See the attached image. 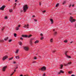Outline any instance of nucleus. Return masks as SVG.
<instances>
[{"mask_svg":"<svg viewBox=\"0 0 76 76\" xmlns=\"http://www.w3.org/2000/svg\"><path fill=\"white\" fill-rule=\"evenodd\" d=\"M50 42H51L52 43L53 42V39H50Z\"/></svg>","mask_w":76,"mask_h":76,"instance_id":"nucleus-19","label":"nucleus"},{"mask_svg":"<svg viewBox=\"0 0 76 76\" xmlns=\"http://www.w3.org/2000/svg\"><path fill=\"white\" fill-rule=\"evenodd\" d=\"M64 42H65V43H66L67 42V40H66L65 41H64Z\"/></svg>","mask_w":76,"mask_h":76,"instance_id":"nucleus-33","label":"nucleus"},{"mask_svg":"<svg viewBox=\"0 0 76 76\" xmlns=\"http://www.w3.org/2000/svg\"><path fill=\"white\" fill-rule=\"evenodd\" d=\"M39 70H41V68H40V69H39Z\"/></svg>","mask_w":76,"mask_h":76,"instance_id":"nucleus-57","label":"nucleus"},{"mask_svg":"<svg viewBox=\"0 0 76 76\" xmlns=\"http://www.w3.org/2000/svg\"><path fill=\"white\" fill-rule=\"evenodd\" d=\"M15 58L16 59H19V56H15Z\"/></svg>","mask_w":76,"mask_h":76,"instance_id":"nucleus-16","label":"nucleus"},{"mask_svg":"<svg viewBox=\"0 0 76 76\" xmlns=\"http://www.w3.org/2000/svg\"><path fill=\"white\" fill-rule=\"evenodd\" d=\"M45 73H44L42 75L43 76H45Z\"/></svg>","mask_w":76,"mask_h":76,"instance_id":"nucleus-37","label":"nucleus"},{"mask_svg":"<svg viewBox=\"0 0 76 76\" xmlns=\"http://www.w3.org/2000/svg\"><path fill=\"white\" fill-rule=\"evenodd\" d=\"M72 64V62H69L67 64H64V65L65 66H69V65H70V64Z\"/></svg>","mask_w":76,"mask_h":76,"instance_id":"nucleus-9","label":"nucleus"},{"mask_svg":"<svg viewBox=\"0 0 76 76\" xmlns=\"http://www.w3.org/2000/svg\"><path fill=\"white\" fill-rule=\"evenodd\" d=\"M20 39H21V40H23V38H22V37H21L20 38Z\"/></svg>","mask_w":76,"mask_h":76,"instance_id":"nucleus-43","label":"nucleus"},{"mask_svg":"<svg viewBox=\"0 0 76 76\" xmlns=\"http://www.w3.org/2000/svg\"><path fill=\"white\" fill-rule=\"evenodd\" d=\"M6 7V6L3 5L0 8V10H4V8Z\"/></svg>","mask_w":76,"mask_h":76,"instance_id":"nucleus-6","label":"nucleus"},{"mask_svg":"<svg viewBox=\"0 0 76 76\" xmlns=\"http://www.w3.org/2000/svg\"><path fill=\"white\" fill-rule=\"evenodd\" d=\"M18 28H19V27H20V25H19L18 26Z\"/></svg>","mask_w":76,"mask_h":76,"instance_id":"nucleus-46","label":"nucleus"},{"mask_svg":"<svg viewBox=\"0 0 76 76\" xmlns=\"http://www.w3.org/2000/svg\"><path fill=\"white\" fill-rule=\"evenodd\" d=\"M12 41V39H10L9 40V42H11Z\"/></svg>","mask_w":76,"mask_h":76,"instance_id":"nucleus-39","label":"nucleus"},{"mask_svg":"<svg viewBox=\"0 0 76 76\" xmlns=\"http://www.w3.org/2000/svg\"><path fill=\"white\" fill-rule=\"evenodd\" d=\"M60 67H61V68H60V69H62V68H63V65L62 64H61V65H60Z\"/></svg>","mask_w":76,"mask_h":76,"instance_id":"nucleus-20","label":"nucleus"},{"mask_svg":"<svg viewBox=\"0 0 76 76\" xmlns=\"http://www.w3.org/2000/svg\"><path fill=\"white\" fill-rule=\"evenodd\" d=\"M70 44H72V43H73V41H72L70 42Z\"/></svg>","mask_w":76,"mask_h":76,"instance_id":"nucleus-51","label":"nucleus"},{"mask_svg":"<svg viewBox=\"0 0 76 76\" xmlns=\"http://www.w3.org/2000/svg\"><path fill=\"white\" fill-rule=\"evenodd\" d=\"M67 51H66L65 52V55L66 56V57H67L68 58H71V56H68V55H67Z\"/></svg>","mask_w":76,"mask_h":76,"instance_id":"nucleus-7","label":"nucleus"},{"mask_svg":"<svg viewBox=\"0 0 76 76\" xmlns=\"http://www.w3.org/2000/svg\"><path fill=\"white\" fill-rule=\"evenodd\" d=\"M72 73V71H69V74H71V73Z\"/></svg>","mask_w":76,"mask_h":76,"instance_id":"nucleus-35","label":"nucleus"},{"mask_svg":"<svg viewBox=\"0 0 76 76\" xmlns=\"http://www.w3.org/2000/svg\"><path fill=\"white\" fill-rule=\"evenodd\" d=\"M66 3V1H64L63 3V4H64L65 3Z\"/></svg>","mask_w":76,"mask_h":76,"instance_id":"nucleus-28","label":"nucleus"},{"mask_svg":"<svg viewBox=\"0 0 76 76\" xmlns=\"http://www.w3.org/2000/svg\"><path fill=\"white\" fill-rule=\"evenodd\" d=\"M7 68V66H4L3 68H2V70L4 72L6 70V69Z\"/></svg>","mask_w":76,"mask_h":76,"instance_id":"nucleus-10","label":"nucleus"},{"mask_svg":"<svg viewBox=\"0 0 76 76\" xmlns=\"http://www.w3.org/2000/svg\"><path fill=\"white\" fill-rule=\"evenodd\" d=\"M74 6H75V5H72V7H74Z\"/></svg>","mask_w":76,"mask_h":76,"instance_id":"nucleus-52","label":"nucleus"},{"mask_svg":"<svg viewBox=\"0 0 76 76\" xmlns=\"http://www.w3.org/2000/svg\"><path fill=\"white\" fill-rule=\"evenodd\" d=\"M7 58H8V56H6L3 57L2 60H5Z\"/></svg>","mask_w":76,"mask_h":76,"instance_id":"nucleus-8","label":"nucleus"},{"mask_svg":"<svg viewBox=\"0 0 76 76\" xmlns=\"http://www.w3.org/2000/svg\"><path fill=\"white\" fill-rule=\"evenodd\" d=\"M9 39V37H6V38H5L4 39V41H7V39Z\"/></svg>","mask_w":76,"mask_h":76,"instance_id":"nucleus-22","label":"nucleus"},{"mask_svg":"<svg viewBox=\"0 0 76 76\" xmlns=\"http://www.w3.org/2000/svg\"><path fill=\"white\" fill-rule=\"evenodd\" d=\"M71 76H75V75H72Z\"/></svg>","mask_w":76,"mask_h":76,"instance_id":"nucleus-48","label":"nucleus"},{"mask_svg":"<svg viewBox=\"0 0 76 76\" xmlns=\"http://www.w3.org/2000/svg\"><path fill=\"white\" fill-rule=\"evenodd\" d=\"M56 52V51L55 50H53V51L52 53H55Z\"/></svg>","mask_w":76,"mask_h":76,"instance_id":"nucleus-41","label":"nucleus"},{"mask_svg":"<svg viewBox=\"0 0 76 76\" xmlns=\"http://www.w3.org/2000/svg\"><path fill=\"white\" fill-rule=\"evenodd\" d=\"M34 21H35V22H37V20L35 19H34Z\"/></svg>","mask_w":76,"mask_h":76,"instance_id":"nucleus-40","label":"nucleus"},{"mask_svg":"<svg viewBox=\"0 0 76 76\" xmlns=\"http://www.w3.org/2000/svg\"><path fill=\"white\" fill-rule=\"evenodd\" d=\"M13 74H12L11 75H10V76H12V75H13Z\"/></svg>","mask_w":76,"mask_h":76,"instance_id":"nucleus-53","label":"nucleus"},{"mask_svg":"<svg viewBox=\"0 0 76 76\" xmlns=\"http://www.w3.org/2000/svg\"><path fill=\"white\" fill-rule=\"evenodd\" d=\"M58 5H59V3L57 4L56 6V7H57L58 6Z\"/></svg>","mask_w":76,"mask_h":76,"instance_id":"nucleus-31","label":"nucleus"},{"mask_svg":"<svg viewBox=\"0 0 76 76\" xmlns=\"http://www.w3.org/2000/svg\"><path fill=\"white\" fill-rule=\"evenodd\" d=\"M41 2H40L39 3V6H41Z\"/></svg>","mask_w":76,"mask_h":76,"instance_id":"nucleus-47","label":"nucleus"},{"mask_svg":"<svg viewBox=\"0 0 76 76\" xmlns=\"http://www.w3.org/2000/svg\"><path fill=\"white\" fill-rule=\"evenodd\" d=\"M50 20L51 22V24H53V20L52 19L50 18Z\"/></svg>","mask_w":76,"mask_h":76,"instance_id":"nucleus-14","label":"nucleus"},{"mask_svg":"<svg viewBox=\"0 0 76 76\" xmlns=\"http://www.w3.org/2000/svg\"><path fill=\"white\" fill-rule=\"evenodd\" d=\"M37 63V61H33L32 62V63Z\"/></svg>","mask_w":76,"mask_h":76,"instance_id":"nucleus-36","label":"nucleus"},{"mask_svg":"<svg viewBox=\"0 0 76 76\" xmlns=\"http://www.w3.org/2000/svg\"><path fill=\"white\" fill-rule=\"evenodd\" d=\"M32 36V34H30L28 36L27 35V38H31V37Z\"/></svg>","mask_w":76,"mask_h":76,"instance_id":"nucleus-18","label":"nucleus"},{"mask_svg":"<svg viewBox=\"0 0 76 76\" xmlns=\"http://www.w3.org/2000/svg\"><path fill=\"white\" fill-rule=\"evenodd\" d=\"M42 12H43V13H45V12H46V11L45 10V11H42Z\"/></svg>","mask_w":76,"mask_h":76,"instance_id":"nucleus-38","label":"nucleus"},{"mask_svg":"<svg viewBox=\"0 0 76 76\" xmlns=\"http://www.w3.org/2000/svg\"><path fill=\"white\" fill-rule=\"evenodd\" d=\"M41 70L42 71H45L46 70V67L45 66H43L42 68H40Z\"/></svg>","mask_w":76,"mask_h":76,"instance_id":"nucleus-5","label":"nucleus"},{"mask_svg":"<svg viewBox=\"0 0 76 76\" xmlns=\"http://www.w3.org/2000/svg\"><path fill=\"white\" fill-rule=\"evenodd\" d=\"M15 6H14V7H16V3H15Z\"/></svg>","mask_w":76,"mask_h":76,"instance_id":"nucleus-44","label":"nucleus"},{"mask_svg":"<svg viewBox=\"0 0 76 76\" xmlns=\"http://www.w3.org/2000/svg\"><path fill=\"white\" fill-rule=\"evenodd\" d=\"M9 11L10 12H12L13 10H12V9H11L9 10Z\"/></svg>","mask_w":76,"mask_h":76,"instance_id":"nucleus-30","label":"nucleus"},{"mask_svg":"<svg viewBox=\"0 0 76 76\" xmlns=\"http://www.w3.org/2000/svg\"><path fill=\"white\" fill-rule=\"evenodd\" d=\"M39 42V41L37 40L34 42L35 44H37V43H38Z\"/></svg>","mask_w":76,"mask_h":76,"instance_id":"nucleus-21","label":"nucleus"},{"mask_svg":"<svg viewBox=\"0 0 76 76\" xmlns=\"http://www.w3.org/2000/svg\"><path fill=\"white\" fill-rule=\"evenodd\" d=\"M23 12V10H21L20 12Z\"/></svg>","mask_w":76,"mask_h":76,"instance_id":"nucleus-56","label":"nucleus"},{"mask_svg":"<svg viewBox=\"0 0 76 76\" xmlns=\"http://www.w3.org/2000/svg\"><path fill=\"white\" fill-rule=\"evenodd\" d=\"M53 31L54 32V31H55V30L54 29H53Z\"/></svg>","mask_w":76,"mask_h":76,"instance_id":"nucleus-59","label":"nucleus"},{"mask_svg":"<svg viewBox=\"0 0 76 76\" xmlns=\"http://www.w3.org/2000/svg\"><path fill=\"white\" fill-rule=\"evenodd\" d=\"M17 1L18 0H15V2H16V1Z\"/></svg>","mask_w":76,"mask_h":76,"instance_id":"nucleus-58","label":"nucleus"},{"mask_svg":"<svg viewBox=\"0 0 76 76\" xmlns=\"http://www.w3.org/2000/svg\"><path fill=\"white\" fill-rule=\"evenodd\" d=\"M61 73H64V72L62 70H60V72L58 73V75H60Z\"/></svg>","mask_w":76,"mask_h":76,"instance_id":"nucleus-12","label":"nucleus"},{"mask_svg":"<svg viewBox=\"0 0 76 76\" xmlns=\"http://www.w3.org/2000/svg\"><path fill=\"white\" fill-rule=\"evenodd\" d=\"M23 27L27 29H29V24H27V25L25 24Z\"/></svg>","mask_w":76,"mask_h":76,"instance_id":"nucleus-3","label":"nucleus"},{"mask_svg":"<svg viewBox=\"0 0 76 76\" xmlns=\"http://www.w3.org/2000/svg\"><path fill=\"white\" fill-rule=\"evenodd\" d=\"M75 27H76V24L75 25Z\"/></svg>","mask_w":76,"mask_h":76,"instance_id":"nucleus-62","label":"nucleus"},{"mask_svg":"<svg viewBox=\"0 0 76 76\" xmlns=\"http://www.w3.org/2000/svg\"><path fill=\"white\" fill-rule=\"evenodd\" d=\"M4 41L3 40H0V42H4Z\"/></svg>","mask_w":76,"mask_h":76,"instance_id":"nucleus-29","label":"nucleus"},{"mask_svg":"<svg viewBox=\"0 0 76 76\" xmlns=\"http://www.w3.org/2000/svg\"><path fill=\"white\" fill-rule=\"evenodd\" d=\"M18 69V67H17L16 68H15V69Z\"/></svg>","mask_w":76,"mask_h":76,"instance_id":"nucleus-55","label":"nucleus"},{"mask_svg":"<svg viewBox=\"0 0 76 76\" xmlns=\"http://www.w3.org/2000/svg\"><path fill=\"white\" fill-rule=\"evenodd\" d=\"M19 45H20V46H21L22 45V43L21 42H19Z\"/></svg>","mask_w":76,"mask_h":76,"instance_id":"nucleus-17","label":"nucleus"},{"mask_svg":"<svg viewBox=\"0 0 76 76\" xmlns=\"http://www.w3.org/2000/svg\"><path fill=\"white\" fill-rule=\"evenodd\" d=\"M44 37H42L41 38H40V39L41 40H42V39H44Z\"/></svg>","mask_w":76,"mask_h":76,"instance_id":"nucleus-27","label":"nucleus"},{"mask_svg":"<svg viewBox=\"0 0 76 76\" xmlns=\"http://www.w3.org/2000/svg\"><path fill=\"white\" fill-rule=\"evenodd\" d=\"M13 64H16V62L14 61L13 63Z\"/></svg>","mask_w":76,"mask_h":76,"instance_id":"nucleus-49","label":"nucleus"},{"mask_svg":"<svg viewBox=\"0 0 76 76\" xmlns=\"http://www.w3.org/2000/svg\"><path fill=\"white\" fill-rule=\"evenodd\" d=\"M15 73V72H13L12 74H13V73Z\"/></svg>","mask_w":76,"mask_h":76,"instance_id":"nucleus-61","label":"nucleus"},{"mask_svg":"<svg viewBox=\"0 0 76 76\" xmlns=\"http://www.w3.org/2000/svg\"><path fill=\"white\" fill-rule=\"evenodd\" d=\"M10 0H8V1H9Z\"/></svg>","mask_w":76,"mask_h":76,"instance_id":"nucleus-63","label":"nucleus"},{"mask_svg":"<svg viewBox=\"0 0 76 76\" xmlns=\"http://www.w3.org/2000/svg\"><path fill=\"white\" fill-rule=\"evenodd\" d=\"M24 76H26V75H24Z\"/></svg>","mask_w":76,"mask_h":76,"instance_id":"nucleus-64","label":"nucleus"},{"mask_svg":"<svg viewBox=\"0 0 76 76\" xmlns=\"http://www.w3.org/2000/svg\"><path fill=\"white\" fill-rule=\"evenodd\" d=\"M76 20L75 19H73V17L72 16H70V18L69 19V21L71 23H73V22H75Z\"/></svg>","mask_w":76,"mask_h":76,"instance_id":"nucleus-2","label":"nucleus"},{"mask_svg":"<svg viewBox=\"0 0 76 76\" xmlns=\"http://www.w3.org/2000/svg\"><path fill=\"white\" fill-rule=\"evenodd\" d=\"M32 17H35V15H33Z\"/></svg>","mask_w":76,"mask_h":76,"instance_id":"nucleus-54","label":"nucleus"},{"mask_svg":"<svg viewBox=\"0 0 76 76\" xmlns=\"http://www.w3.org/2000/svg\"><path fill=\"white\" fill-rule=\"evenodd\" d=\"M13 57H12L10 58H9V60H13Z\"/></svg>","mask_w":76,"mask_h":76,"instance_id":"nucleus-24","label":"nucleus"},{"mask_svg":"<svg viewBox=\"0 0 76 76\" xmlns=\"http://www.w3.org/2000/svg\"><path fill=\"white\" fill-rule=\"evenodd\" d=\"M30 44L31 45H32V39H31L30 41Z\"/></svg>","mask_w":76,"mask_h":76,"instance_id":"nucleus-15","label":"nucleus"},{"mask_svg":"<svg viewBox=\"0 0 76 76\" xmlns=\"http://www.w3.org/2000/svg\"><path fill=\"white\" fill-rule=\"evenodd\" d=\"M71 6H72V5H71V4H70V5H69V7H71Z\"/></svg>","mask_w":76,"mask_h":76,"instance_id":"nucleus-50","label":"nucleus"},{"mask_svg":"<svg viewBox=\"0 0 76 76\" xmlns=\"http://www.w3.org/2000/svg\"><path fill=\"white\" fill-rule=\"evenodd\" d=\"M34 59L35 60H37V57H35L34 58Z\"/></svg>","mask_w":76,"mask_h":76,"instance_id":"nucleus-42","label":"nucleus"},{"mask_svg":"<svg viewBox=\"0 0 76 76\" xmlns=\"http://www.w3.org/2000/svg\"><path fill=\"white\" fill-rule=\"evenodd\" d=\"M24 50L26 51H28L29 50V48L28 47L26 46L23 48Z\"/></svg>","mask_w":76,"mask_h":76,"instance_id":"nucleus-4","label":"nucleus"},{"mask_svg":"<svg viewBox=\"0 0 76 76\" xmlns=\"http://www.w3.org/2000/svg\"><path fill=\"white\" fill-rule=\"evenodd\" d=\"M40 36H41V37H43V34H42V33L40 34Z\"/></svg>","mask_w":76,"mask_h":76,"instance_id":"nucleus-32","label":"nucleus"},{"mask_svg":"<svg viewBox=\"0 0 76 76\" xmlns=\"http://www.w3.org/2000/svg\"><path fill=\"white\" fill-rule=\"evenodd\" d=\"M18 52H19V49H17L16 50V51L15 52V53L16 54H17V53H18Z\"/></svg>","mask_w":76,"mask_h":76,"instance_id":"nucleus-23","label":"nucleus"},{"mask_svg":"<svg viewBox=\"0 0 76 76\" xmlns=\"http://www.w3.org/2000/svg\"><path fill=\"white\" fill-rule=\"evenodd\" d=\"M22 37L24 38H27L28 37V35H22Z\"/></svg>","mask_w":76,"mask_h":76,"instance_id":"nucleus-11","label":"nucleus"},{"mask_svg":"<svg viewBox=\"0 0 76 76\" xmlns=\"http://www.w3.org/2000/svg\"><path fill=\"white\" fill-rule=\"evenodd\" d=\"M14 72H16V69H15L14 70Z\"/></svg>","mask_w":76,"mask_h":76,"instance_id":"nucleus-60","label":"nucleus"},{"mask_svg":"<svg viewBox=\"0 0 76 76\" xmlns=\"http://www.w3.org/2000/svg\"><path fill=\"white\" fill-rule=\"evenodd\" d=\"M27 6L28 5H25L23 7L24 12H26V11L28 10V7Z\"/></svg>","mask_w":76,"mask_h":76,"instance_id":"nucleus-1","label":"nucleus"},{"mask_svg":"<svg viewBox=\"0 0 76 76\" xmlns=\"http://www.w3.org/2000/svg\"><path fill=\"white\" fill-rule=\"evenodd\" d=\"M16 30L17 31H18V30H19V28L18 27H16Z\"/></svg>","mask_w":76,"mask_h":76,"instance_id":"nucleus-26","label":"nucleus"},{"mask_svg":"<svg viewBox=\"0 0 76 76\" xmlns=\"http://www.w3.org/2000/svg\"><path fill=\"white\" fill-rule=\"evenodd\" d=\"M53 34L55 36H56V35H57V32L56 31H54L53 32Z\"/></svg>","mask_w":76,"mask_h":76,"instance_id":"nucleus-13","label":"nucleus"},{"mask_svg":"<svg viewBox=\"0 0 76 76\" xmlns=\"http://www.w3.org/2000/svg\"><path fill=\"white\" fill-rule=\"evenodd\" d=\"M4 27L2 28H1V30L2 31H3V30H4Z\"/></svg>","mask_w":76,"mask_h":76,"instance_id":"nucleus-34","label":"nucleus"},{"mask_svg":"<svg viewBox=\"0 0 76 76\" xmlns=\"http://www.w3.org/2000/svg\"><path fill=\"white\" fill-rule=\"evenodd\" d=\"M14 36L15 37H16V36H17V34H16V33H14Z\"/></svg>","mask_w":76,"mask_h":76,"instance_id":"nucleus-25","label":"nucleus"},{"mask_svg":"<svg viewBox=\"0 0 76 76\" xmlns=\"http://www.w3.org/2000/svg\"><path fill=\"white\" fill-rule=\"evenodd\" d=\"M5 19H7V17H5Z\"/></svg>","mask_w":76,"mask_h":76,"instance_id":"nucleus-45","label":"nucleus"}]
</instances>
